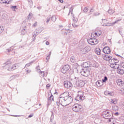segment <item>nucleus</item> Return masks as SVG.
Instances as JSON below:
<instances>
[{
    "mask_svg": "<svg viewBox=\"0 0 124 124\" xmlns=\"http://www.w3.org/2000/svg\"><path fill=\"white\" fill-rule=\"evenodd\" d=\"M73 101L72 97L69 96V93L64 92L61 94L59 97V102L62 106H66L68 104H70Z\"/></svg>",
    "mask_w": 124,
    "mask_h": 124,
    "instance_id": "obj_1",
    "label": "nucleus"
},
{
    "mask_svg": "<svg viewBox=\"0 0 124 124\" xmlns=\"http://www.w3.org/2000/svg\"><path fill=\"white\" fill-rule=\"evenodd\" d=\"M70 67L68 65H65L61 69V72L63 74H70Z\"/></svg>",
    "mask_w": 124,
    "mask_h": 124,
    "instance_id": "obj_2",
    "label": "nucleus"
},
{
    "mask_svg": "<svg viewBox=\"0 0 124 124\" xmlns=\"http://www.w3.org/2000/svg\"><path fill=\"white\" fill-rule=\"evenodd\" d=\"M5 64L6 67H8V70L9 71H12V69H13V70H14V69H16L17 67L18 66L17 64H15L12 67H10L11 66V62L10 61H7L5 63Z\"/></svg>",
    "mask_w": 124,
    "mask_h": 124,
    "instance_id": "obj_3",
    "label": "nucleus"
},
{
    "mask_svg": "<svg viewBox=\"0 0 124 124\" xmlns=\"http://www.w3.org/2000/svg\"><path fill=\"white\" fill-rule=\"evenodd\" d=\"M90 70H91V68L82 69L80 72V73L82 76H84V77H88V76H89L91 73Z\"/></svg>",
    "mask_w": 124,
    "mask_h": 124,
    "instance_id": "obj_4",
    "label": "nucleus"
},
{
    "mask_svg": "<svg viewBox=\"0 0 124 124\" xmlns=\"http://www.w3.org/2000/svg\"><path fill=\"white\" fill-rule=\"evenodd\" d=\"M104 119H111L113 117V113L111 111H105L103 114Z\"/></svg>",
    "mask_w": 124,
    "mask_h": 124,
    "instance_id": "obj_5",
    "label": "nucleus"
},
{
    "mask_svg": "<svg viewBox=\"0 0 124 124\" xmlns=\"http://www.w3.org/2000/svg\"><path fill=\"white\" fill-rule=\"evenodd\" d=\"M42 31H43L42 28H38V29H37L36 30V31L34 32H33L32 38H33V41H34V40H35V37H36V35H38V34H39V33H40V32H41Z\"/></svg>",
    "mask_w": 124,
    "mask_h": 124,
    "instance_id": "obj_6",
    "label": "nucleus"
},
{
    "mask_svg": "<svg viewBox=\"0 0 124 124\" xmlns=\"http://www.w3.org/2000/svg\"><path fill=\"white\" fill-rule=\"evenodd\" d=\"M74 9V8L73 7V6L71 7L70 10H69V12L68 14V16H69V15H70V13H71L72 14V16L73 17V21L74 22V23H77V22H78V18L75 17V16H74V15H73V9Z\"/></svg>",
    "mask_w": 124,
    "mask_h": 124,
    "instance_id": "obj_7",
    "label": "nucleus"
},
{
    "mask_svg": "<svg viewBox=\"0 0 124 124\" xmlns=\"http://www.w3.org/2000/svg\"><path fill=\"white\" fill-rule=\"evenodd\" d=\"M64 86L66 89H71L72 88V83L69 81H64Z\"/></svg>",
    "mask_w": 124,
    "mask_h": 124,
    "instance_id": "obj_8",
    "label": "nucleus"
},
{
    "mask_svg": "<svg viewBox=\"0 0 124 124\" xmlns=\"http://www.w3.org/2000/svg\"><path fill=\"white\" fill-rule=\"evenodd\" d=\"M76 84V85L78 87V88H82V87H84V86H85V82L82 80H80L77 81Z\"/></svg>",
    "mask_w": 124,
    "mask_h": 124,
    "instance_id": "obj_9",
    "label": "nucleus"
},
{
    "mask_svg": "<svg viewBox=\"0 0 124 124\" xmlns=\"http://www.w3.org/2000/svg\"><path fill=\"white\" fill-rule=\"evenodd\" d=\"M75 99L77 101H79V100H84V99H85V98L84 97V94L83 93H82V94H78Z\"/></svg>",
    "mask_w": 124,
    "mask_h": 124,
    "instance_id": "obj_10",
    "label": "nucleus"
},
{
    "mask_svg": "<svg viewBox=\"0 0 124 124\" xmlns=\"http://www.w3.org/2000/svg\"><path fill=\"white\" fill-rule=\"evenodd\" d=\"M103 52L105 54H107V55H109L110 53H111V49H110V47L108 46H105L103 49Z\"/></svg>",
    "mask_w": 124,
    "mask_h": 124,
    "instance_id": "obj_11",
    "label": "nucleus"
},
{
    "mask_svg": "<svg viewBox=\"0 0 124 124\" xmlns=\"http://www.w3.org/2000/svg\"><path fill=\"white\" fill-rule=\"evenodd\" d=\"M90 51H91V47L90 46H87L81 50V52L82 54H87Z\"/></svg>",
    "mask_w": 124,
    "mask_h": 124,
    "instance_id": "obj_12",
    "label": "nucleus"
},
{
    "mask_svg": "<svg viewBox=\"0 0 124 124\" xmlns=\"http://www.w3.org/2000/svg\"><path fill=\"white\" fill-rule=\"evenodd\" d=\"M82 67L84 68V69H89L91 66V64L89 62H84L83 64H82Z\"/></svg>",
    "mask_w": 124,
    "mask_h": 124,
    "instance_id": "obj_13",
    "label": "nucleus"
},
{
    "mask_svg": "<svg viewBox=\"0 0 124 124\" xmlns=\"http://www.w3.org/2000/svg\"><path fill=\"white\" fill-rule=\"evenodd\" d=\"M103 58L105 61H110V60L113 59V57L108 54H106L103 56Z\"/></svg>",
    "mask_w": 124,
    "mask_h": 124,
    "instance_id": "obj_14",
    "label": "nucleus"
},
{
    "mask_svg": "<svg viewBox=\"0 0 124 124\" xmlns=\"http://www.w3.org/2000/svg\"><path fill=\"white\" fill-rule=\"evenodd\" d=\"M73 111L76 112H79L80 110L79 109V108L78 107V104H75L74 107L73 108Z\"/></svg>",
    "mask_w": 124,
    "mask_h": 124,
    "instance_id": "obj_15",
    "label": "nucleus"
},
{
    "mask_svg": "<svg viewBox=\"0 0 124 124\" xmlns=\"http://www.w3.org/2000/svg\"><path fill=\"white\" fill-rule=\"evenodd\" d=\"M117 73H118V74H120V75H123L124 74V70L119 68L117 70Z\"/></svg>",
    "mask_w": 124,
    "mask_h": 124,
    "instance_id": "obj_16",
    "label": "nucleus"
},
{
    "mask_svg": "<svg viewBox=\"0 0 124 124\" xmlns=\"http://www.w3.org/2000/svg\"><path fill=\"white\" fill-rule=\"evenodd\" d=\"M95 53L97 54V55H100L101 54V50L99 47L96 48L94 50Z\"/></svg>",
    "mask_w": 124,
    "mask_h": 124,
    "instance_id": "obj_17",
    "label": "nucleus"
},
{
    "mask_svg": "<svg viewBox=\"0 0 124 124\" xmlns=\"http://www.w3.org/2000/svg\"><path fill=\"white\" fill-rule=\"evenodd\" d=\"M96 85L98 87H101L103 85V82L101 81V80H98L96 82Z\"/></svg>",
    "mask_w": 124,
    "mask_h": 124,
    "instance_id": "obj_18",
    "label": "nucleus"
},
{
    "mask_svg": "<svg viewBox=\"0 0 124 124\" xmlns=\"http://www.w3.org/2000/svg\"><path fill=\"white\" fill-rule=\"evenodd\" d=\"M87 41L89 44H91V45H93V38H91L90 39H88L87 40Z\"/></svg>",
    "mask_w": 124,
    "mask_h": 124,
    "instance_id": "obj_19",
    "label": "nucleus"
},
{
    "mask_svg": "<svg viewBox=\"0 0 124 124\" xmlns=\"http://www.w3.org/2000/svg\"><path fill=\"white\" fill-rule=\"evenodd\" d=\"M117 85L118 86H124V83L121 80V79H119L117 82Z\"/></svg>",
    "mask_w": 124,
    "mask_h": 124,
    "instance_id": "obj_20",
    "label": "nucleus"
},
{
    "mask_svg": "<svg viewBox=\"0 0 124 124\" xmlns=\"http://www.w3.org/2000/svg\"><path fill=\"white\" fill-rule=\"evenodd\" d=\"M34 61H32L27 64H26L24 67V68H26L27 67H29V66H31V65L32 63H33L34 62Z\"/></svg>",
    "mask_w": 124,
    "mask_h": 124,
    "instance_id": "obj_21",
    "label": "nucleus"
},
{
    "mask_svg": "<svg viewBox=\"0 0 124 124\" xmlns=\"http://www.w3.org/2000/svg\"><path fill=\"white\" fill-rule=\"evenodd\" d=\"M93 45H96V44L98 43V40L94 38H93Z\"/></svg>",
    "mask_w": 124,
    "mask_h": 124,
    "instance_id": "obj_22",
    "label": "nucleus"
},
{
    "mask_svg": "<svg viewBox=\"0 0 124 124\" xmlns=\"http://www.w3.org/2000/svg\"><path fill=\"white\" fill-rule=\"evenodd\" d=\"M108 14H110V15H111L112 14L115 13V11H114V10L112 9H109L108 11Z\"/></svg>",
    "mask_w": 124,
    "mask_h": 124,
    "instance_id": "obj_23",
    "label": "nucleus"
},
{
    "mask_svg": "<svg viewBox=\"0 0 124 124\" xmlns=\"http://www.w3.org/2000/svg\"><path fill=\"white\" fill-rule=\"evenodd\" d=\"M51 20L52 21V22H55L56 20H57V18L55 16H52L51 18Z\"/></svg>",
    "mask_w": 124,
    "mask_h": 124,
    "instance_id": "obj_24",
    "label": "nucleus"
},
{
    "mask_svg": "<svg viewBox=\"0 0 124 124\" xmlns=\"http://www.w3.org/2000/svg\"><path fill=\"white\" fill-rule=\"evenodd\" d=\"M70 61L71 62H75V57H74V56H72L70 58Z\"/></svg>",
    "mask_w": 124,
    "mask_h": 124,
    "instance_id": "obj_25",
    "label": "nucleus"
},
{
    "mask_svg": "<svg viewBox=\"0 0 124 124\" xmlns=\"http://www.w3.org/2000/svg\"><path fill=\"white\" fill-rule=\"evenodd\" d=\"M112 109L113 111H117L119 109V108L117 106H115L114 107H112Z\"/></svg>",
    "mask_w": 124,
    "mask_h": 124,
    "instance_id": "obj_26",
    "label": "nucleus"
},
{
    "mask_svg": "<svg viewBox=\"0 0 124 124\" xmlns=\"http://www.w3.org/2000/svg\"><path fill=\"white\" fill-rule=\"evenodd\" d=\"M110 67H111V68H115V63L112 62H110Z\"/></svg>",
    "mask_w": 124,
    "mask_h": 124,
    "instance_id": "obj_27",
    "label": "nucleus"
},
{
    "mask_svg": "<svg viewBox=\"0 0 124 124\" xmlns=\"http://www.w3.org/2000/svg\"><path fill=\"white\" fill-rule=\"evenodd\" d=\"M116 63H115L114 64V69H117L118 70L120 68V67L119 66V64Z\"/></svg>",
    "mask_w": 124,
    "mask_h": 124,
    "instance_id": "obj_28",
    "label": "nucleus"
},
{
    "mask_svg": "<svg viewBox=\"0 0 124 124\" xmlns=\"http://www.w3.org/2000/svg\"><path fill=\"white\" fill-rule=\"evenodd\" d=\"M107 80H108V78H107V77L105 76L104 78V79H102V82L103 83H105V82H106V81H107Z\"/></svg>",
    "mask_w": 124,
    "mask_h": 124,
    "instance_id": "obj_29",
    "label": "nucleus"
},
{
    "mask_svg": "<svg viewBox=\"0 0 124 124\" xmlns=\"http://www.w3.org/2000/svg\"><path fill=\"white\" fill-rule=\"evenodd\" d=\"M48 100H50L51 101H54V96L51 95L50 97L48 96Z\"/></svg>",
    "mask_w": 124,
    "mask_h": 124,
    "instance_id": "obj_30",
    "label": "nucleus"
},
{
    "mask_svg": "<svg viewBox=\"0 0 124 124\" xmlns=\"http://www.w3.org/2000/svg\"><path fill=\"white\" fill-rule=\"evenodd\" d=\"M11 8V9H12V10H13L14 11H16L15 9L16 10L18 9V8H17L16 6H13Z\"/></svg>",
    "mask_w": 124,
    "mask_h": 124,
    "instance_id": "obj_31",
    "label": "nucleus"
},
{
    "mask_svg": "<svg viewBox=\"0 0 124 124\" xmlns=\"http://www.w3.org/2000/svg\"><path fill=\"white\" fill-rule=\"evenodd\" d=\"M112 60H113V62H114V63H118L119 62V60L117 59L112 58Z\"/></svg>",
    "mask_w": 124,
    "mask_h": 124,
    "instance_id": "obj_32",
    "label": "nucleus"
},
{
    "mask_svg": "<svg viewBox=\"0 0 124 124\" xmlns=\"http://www.w3.org/2000/svg\"><path fill=\"white\" fill-rule=\"evenodd\" d=\"M118 103V101H117V100H111V101H110V103H113V104H117V103Z\"/></svg>",
    "mask_w": 124,
    "mask_h": 124,
    "instance_id": "obj_33",
    "label": "nucleus"
},
{
    "mask_svg": "<svg viewBox=\"0 0 124 124\" xmlns=\"http://www.w3.org/2000/svg\"><path fill=\"white\" fill-rule=\"evenodd\" d=\"M4 30V28H3V27L0 26V33H1V32L3 31Z\"/></svg>",
    "mask_w": 124,
    "mask_h": 124,
    "instance_id": "obj_34",
    "label": "nucleus"
},
{
    "mask_svg": "<svg viewBox=\"0 0 124 124\" xmlns=\"http://www.w3.org/2000/svg\"><path fill=\"white\" fill-rule=\"evenodd\" d=\"M16 78V75H13V76L11 77L10 79V80H14V79H15Z\"/></svg>",
    "mask_w": 124,
    "mask_h": 124,
    "instance_id": "obj_35",
    "label": "nucleus"
},
{
    "mask_svg": "<svg viewBox=\"0 0 124 124\" xmlns=\"http://www.w3.org/2000/svg\"><path fill=\"white\" fill-rule=\"evenodd\" d=\"M94 35H95V36H100L101 35V33H98V32H95L94 33Z\"/></svg>",
    "mask_w": 124,
    "mask_h": 124,
    "instance_id": "obj_36",
    "label": "nucleus"
},
{
    "mask_svg": "<svg viewBox=\"0 0 124 124\" xmlns=\"http://www.w3.org/2000/svg\"><path fill=\"white\" fill-rule=\"evenodd\" d=\"M89 9H88V8L85 7L84 8V10H83V12H84L85 13H87V12H88Z\"/></svg>",
    "mask_w": 124,
    "mask_h": 124,
    "instance_id": "obj_37",
    "label": "nucleus"
},
{
    "mask_svg": "<svg viewBox=\"0 0 124 124\" xmlns=\"http://www.w3.org/2000/svg\"><path fill=\"white\" fill-rule=\"evenodd\" d=\"M13 50V48H12V47H11L9 49H7V52H8V53H10V52H11V51Z\"/></svg>",
    "mask_w": 124,
    "mask_h": 124,
    "instance_id": "obj_38",
    "label": "nucleus"
},
{
    "mask_svg": "<svg viewBox=\"0 0 124 124\" xmlns=\"http://www.w3.org/2000/svg\"><path fill=\"white\" fill-rule=\"evenodd\" d=\"M51 20V17H47V20H46V23L48 24L50 22V20Z\"/></svg>",
    "mask_w": 124,
    "mask_h": 124,
    "instance_id": "obj_39",
    "label": "nucleus"
},
{
    "mask_svg": "<svg viewBox=\"0 0 124 124\" xmlns=\"http://www.w3.org/2000/svg\"><path fill=\"white\" fill-rule=\"evenodd\" d=\"M120 21H121V19L116 20L115 21L112 23V25H115V24H117V23H118V22H120Z\"/></svg>",
    "mask_w": 124,
    "mask_h": 124,
    "instance_id": "obj_40",
    "label": "nucleus"
},
{
    "mask_svg": "<svg viewBox=\"0 0 124 124\" xmlns=\"http://www.w3.org/2000/svg\"><path fill=\"white\" fill-rule=\"evenodd\" d=\"M108 25H109V23H104V24H103V26L104 27H108V26H109Z\"/></svg>",
    "mask_w": 124,
    "mask_h": 124,
    "instance_id": "obj_41",
    "label": "nucleus"
},
{
    "mask_svg": "<svg viewBox=\"0 0 124 124\" xmlns=\"http://www.w3.org/2000/svg\"><path fill=\"white\" fill-rule=\"evenodd\" d=\"M107 94L108 95H110V96H112L113 95V93L111 92H108Z\"/></svg>",
    "mask_w": 124,
    "mask_h": 124,
    "instance_id": "obj_42",
    "label": "nucleus"
},
{
    "mask_svg": "<svg viewBox=\"0 0 124 124\" xmlns=\"http://www.w3.org/2000/svg\"><path fill=\"white\" fill-rule=\"evenodd\" d=\"M108 62H109V63H110V62H113V63H115V62L114 61V60L113 59V58H112L111 59L109 60Z\"/></svg>",
    "mask_w": 124,
    "mask_h": 124,
    "instance_id": "obj_43",
    "label": "nucleus"
},
{
    "mask_svg": "<svg viewBox=\"0 0 124 124\" xmlns=\"http://www.w3.org/2000/svg\"><path fill=\"white\" fill-rule=\"evenodd\" d=\"M78 109H79V111H80V110L82 109V106L79 105V104H78Z\"/></svg>",
    "mask_w": 124,
    "mask_h": 124,
    "instance_id": "obj_44",
    "label": "nucleus"
},
{
    "mask_svg": "<svg viewBox=\"0 0 124 124\" xmlns=\"http://www.w3.org/2000/svg\"><path fill=\"white\" fill-rule=\"evenodd\" d=\"M40 70V72L41 74L42 75V76H44V75L45 74L44 73V71H41L40 70Z\"/></svg>",
    "mask_w": 124,
    "mask_h": 124,
    "instance_id": "obj_45",
    "label": "nucleus"
},
{
    "mask_svg": "<svg viewBox=\"0 0 124 124\" xmlns=\"http://www.w3.org/2000/svg\"><path fill=\"white\" fill-rule=\"evenodd\" d=\"M36 26H37V22H35L32 25V27H36Z\"/></svg>",
    "mask_w": 124,
    "mask_h": 124,
    "instance_id": "obj_46",
    "label": "nucleus"
},
{
    "mask_svg": "<svg viewBox=\"0 0 124 124\" xmlns=\"http://www.w3.org/2000/svg\"><path fill=\"white\" fill-rule=\"evenodd\" d=\"M93 15H94V16H98V15H99V13H94L93 14Z\"/></svg>",
    "mask_w": 124,
    "mask_h": 124,
    "instance_id": "obj_47",
    "label": "nucleus"
},
{
    "mask_svg": "<svg viewBox=\"0 0 124 124\" xmlns=\"http://www.w3.org/2000/svg\"><path fill=\"white\" fill-rule=\"evenodd\" d=\"M46 60H47L46 62H48V61H49V60H50V56L48 55V56L46 57Z\"/></svg>",
    "mask_w": 124,
    "mask_h": 124,
    "instance_id": "obj_48",
    "label": "nucleus"
},
{
    "mask_svg": "<svg viewBox=\"0 0 124 124\" xmlns=\"http://www.w3.org/2000/svg\"><path fill=\"white\" fill-rule=\"evenodd\" d=\"M31 70H26V72H27L26 74H28V73H31Z\"/></svg>",
    "mask_w": 124,
    "mask_h": 124,
    "instance_id": "obj_49",
    "label": "nucleus"
},
{
    "mask_svg": "<svg viewBox=\"0 0 124 124\" xmlns=\"http://www.w3.org/2000/svg\"><path fill=\"white\" fill-rule=\"evenodd\" d=\"M57 103V105H58V106H60V104H61V103H60V101L59 100V102H56Z\"/></svg>",
    "mask_w": 124,
    "mask_h": 124,
    "instance_id": "obj_50",
    "label": "nucleus"
},
{
    "mask_svg": "<svg viewBox=\"0 0 124 124\" xmlns=\"http://www.w3.org/2000/svg\"><path fill=\"white\" fill-rule=\"evenodd\" d=\"M103 23H105L106 22H107V19H102Z\"/></svg>",
    "mask_w": 124,
    "mask_h": 124,
    "instance_id": "obj_51",
    "label": "nucleus"
},
{
    "mask_svg": "<svg viewBox=\"0 0 124 124\" xmlns=\"http://www.w3.org/2000/svg\"><path fill=\"white\" fill-rule=\"evenodd\" d=\"M12 117H20V115H12Z\"/></svg>",
    "mask_w": 124,
    "mask_h": 124,
    "instance_id": "obj_52",
    "label": "nucleus"
},
{
    "mask_svg": "<svg viewBox=\"0 0 124 124\" xmlns=\"http://www.w3.org/2000/svg\"><path fill=\"white\" fill-rule=\"evenodd\" d=\"M51 87V84H48L46 85V88H50Z\"/></svg>",
    "mask_w": 124,
    "mask_h": 124,
    "instance_id": "obj_53",
    "label": "nucleus"
},
{
    "mask_svg": "<svg viewBox=\"0 0 124 124\" xmlns=\"http://www.w3.org/2000/svg\"><path fill=\"white\" fill-rule=\"evenodd\" d=\"M119 112H115L114 113L115 116H119Z\"/></svg>",
    "mask_w": 124,
    "mask_h": 124,
    "instance_id": "obj_54",
    "label": "nucleus"
},
{
    "mask_svg": "<svg viewBox=\"0 0 124 124\" xmlns=\"http://www.w3.org/2000/svg\"><path fill=\"white\" fill-rule=\"evenodd\" d=\"M32 117H33V114H31L28 116V118H31Z\"/></svg>",
    "mask_w": 124,
    "mask_h": 124,
    "instance_id": "obj_55",
    "label": "nucleus"
},
{
    "mask_svg": "<svg viewBox=\"0 0 124 124\" xmlns=\"http://www.w3.org/2000/svg\"><path fill=\"white\" fill-rule=\"evenodd\" d=\"M46 45H50V43H49L48 41H46Z\"/></svg>",
    "mask_w": 124,
    "mask_h": 124,
    "instance_id": "obj_56",
    "label": "nucleus"
},
{
    "mask_svg": "<svg viewBox=\"0 0 124 124\" xmlns=\"http://www.w3.org/2000/svg\"><path fill=\"white\" fill-rule=\"evenodd\" d=\"M79 79V78L78 77H75V79L78 81V80Z\"/></svg>",
    "mask_w": 124,
    "mask_h": 124,
    "instance_id": "obj_57",
    "label": "nucleus"
},
{
    "mask_svg": "<svg viewBox=\"0 0 124 124\" xmlns=\"http://www.w3.org/2000/svg\"><path fill=\"white\" fill-rule=\"evenodd\" d=\"M28 19H31V14H29L28 15Z\"/></svg>",
    "mask_w": 124,
    "mask_h": 124,
    "instance_id": "obj_58",
    "label": "nucleus"
},
{
    "mask_svg": "<svg viewBox=\"0 0 124 124\" xmlns=\"http://www.w3.org/2000/svg\"><path fill=\"white\" fill-rule=\"evenodd\" d=\"M59 1H60V2H61V3H62V2H63V0H58Z\"/></svg>",
    "mask_w": 124,
    "mask_h": 124,
    "instance_id": "obj_59",
    "label": "nucleus"
},
{
    "mask_svg": "<svg viewBox=\"0 0 124 124\" xmlns=\"http://www.w3.org/2000/svg\"><path fill=\"white\" fill-rule=\"evenodd\" d=\"M108 122L109 123H111L112 122V121L111 120V118H108Z\"/></svg>",
    "mask_w": 124,
    "mask_h": 124,
    "instance_id": "obj_60",
    "label": "nucleus"
},
{
    "mask_svg": "<svg viewBox=\"0 0 124 124\" xmlns=\"http://www.w3.org/2000/svg\"><path fill=\"white\" fill-rule=\"evenodd\" d=\"M90 12H93V9H91L90 10Z\"/></svg>",
    "mask_w": 124,
    "mask_h": 124,
    "instance_id": "obj_61",
    "label": "nucleus"
},
{
    "mask_svg": "<svg viewBox=\"0 0 124 124\" xmlns=\"http://www.w3.org/2000/svg\"><path fill=\"white\" fill-rule=\"evenodd\" d=\"M37 9L40 10V9H41L42 7H37Z\"/></svg>",
    "mask_w": 124,
    "mask_h": 124,
    "instance_id": "obj_62",
    "label": "nucleus"
},
{
    "mask_svg": "<svg viewBox=\"0 0 124 124\" xmlns=\"http://www.w3.org/2000/svg\"><path fill=\"white\" fill-rule=\"evenodd\" d=\"M116 56H117V57H122L121 56V55H119V54H115Z\"/></svg>",
    "mask_w": 124,
    "mask_h": 124,
    "instance_id": "obj_63",
    "label": "nucleus"
},
{
    "mask_svg": "<svg viewBox=\"0 0 124 124\" xmlns=\"http://www.w3.org/2000/svg\"><path fill=\"white\" fill-rule=\"evenodd\" d=\"M108 93V92H105L104 93H105V94L107 95Z\"/></svg>",
    "mask_w": 124,
    "mask_h": 124,
    "instance_id": "obj_64",
    "label": "nucleus"
}]
</instances>
